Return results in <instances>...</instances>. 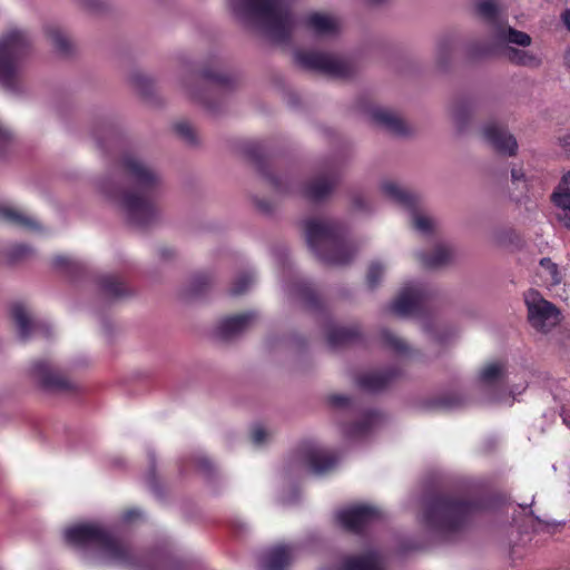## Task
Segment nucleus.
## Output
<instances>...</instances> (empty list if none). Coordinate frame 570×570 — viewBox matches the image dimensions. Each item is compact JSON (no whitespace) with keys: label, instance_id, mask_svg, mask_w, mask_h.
Returning a JSON list of instances; mask_svg holds the SVG:
<instances>
[{"label":"nucleus","instance_id":"6ab92c4d","mask_svg":"<svg viewBox=\"0 0 570 570\" xmlns=\"http://www.w3.org/2000/svg\"><path fill=\"white\" fill-rule=\"evenodd\" d=\"M256 316L257 315L254 312H246L243 314L225 317L218 323L216 327V335L224 341L232 340L233 337L243 333L252 324Z\"/></svg>","mask_w":570,"mask_h":570},{"label":"nucleus","instance_id":"37998d69","mask_svg":"<svg viewBox=\"0 0 570 570\" xmlns=\"http://www.w3.org/2000/svg\"><path fill=\"white\" fill-rule=\"evenodd\" d=\"M462 399L455 393L441 395L432 401V406L438 409H453L461 405Z\"/></svg>","mask_w":570,"mask_h":570},{"label":"nucleus","instance_id":"a19ab883","mask_svg":"<svg viewBox=\"0 0 570 570\" xmlns=\"http://www.w3.org/2000/svg\"><path fill=\"white\" fill-rule=\"evenodd\" d=\"M254 282V276L250 273H242L236 277L232 287L229 288V294L232 296H238L244 294L249 286Z\"/></svg>","mask_w":570,"mask_h":570},{"label":"nucleus","instance_id":"2eb2a0df","mask_svg":"<svg viewBox=\"0 0 570 570\" xmlns=\"http://www.w3.org/2000/svg\"><path fill=\"white\" fill-rule=\"evenodd\" d=\"M483 137L501 155L514 156L518 151L515 138L508 132L504 126L495 122L487 124L483 128Z\"/></svg>","mask_w":570,"mask_h":570},{"label":"nucleus","instance_id":"ddd939ff","mask_svg":"<svg viewBox=\"0 0 570 570\" xmlns=\"http://www.w3.org/2000/svg\"><path fill=\"white\" fill-rule=\"evenodd\" d=\"M381 518V511L371 505H357L338 512L341 525L355 534H360L374 521Z\"/></svg>","mask_w":570,"mask_h":570},{"label":"nucleus","instance_id":"8fccbe9b","mask_svg":"<svg viewBox=\"0 0 570 570\" xmlns=\"http://www.w3.org/2000/svg\"><path fill=\"white\" fill-rule=\"evenodd\" d=\"M328 403L333 407L344 409L350 406L351 399L346 395L333 394L328 396Z\"/></svg>","mask_w":570,"mask_h":570},{"label":"nucleus","instance_id":"a211bd4d","mask_svg":"<svg viewBox=\"0 0 570 570\" xmlns=\"http://www.w3.org/2000/svg\"><path fill=\"white\" fill-rule=\"evenodd\" d=\"M400 375V368L392 366L383 371L362 374L357 377L356 383L364 391L380 392L386 389Z\"/></svg>","mask_w":570,"mask_h":570},{"label":"nucleus","instance_id":"4d7b16f0","mask_svg":"<svg viewBox=\"0 0 570 570\" xmlns=\"http://www.w3.org/2000/svg\"><path fill=\"white\" fill-rule=\"evenodd\" d=\"M562 148L570 154V132L560 138Z\"/></svg>","mask_w":570,"mask_h":570},{"label":"nucleus","instance_id":"c03bdc74","mask_svg":"<svg viewBox=\"0 0 570 570\" xmlns=\"http://www.w3.org/2000/svg\"><path fill=\"white\" fill-rule=\"evenodd\" d=\"M383 273H384V267L382 266L381 263L373 262L368 266V269L366 273V284L371 289L375 288L379 285V283L383 276Z\"/></svg>","mask_w":570,"mask_h":570},{"label":"nucleus","instance_id":"6e6552de","mask_svg":"<svg viewBox=\"0 0 570 570\" xmlns=\"http://www.w3.org/2000/svg\"><path fill=\"white\" fill-rule=\"evenodd\" d=\"M30 374L42 390L52 394H73L77 393L78 384L58 371L55 364L49 360L36 361Z\"/></svg>","mask_w":570,"mask_h":570},{"label":"nucleus","instance_id":"58836bf2","mask_svg":"<svg viewBox=\"0 0 570 570\" xmlns=\"http://www.w3.org/2000/svg\"><path fill=\"white\" fill-rule=\"evenodd\" d=\"M505 56L508 57V59L511 62L521 65V66H533V65L538 63V60L535 57L529 55L528 52H525L523 50L511 48V47H508L505 49Z\"/></svg>","mask_w":570,"mask_h":570},{"label":"nucleus","instance_id":"680f3d73","mask_svg":"<svg viewBox=\"0 0 570 570\" xmlns=\"http://www.w3.org/2000/svg\"><path fill=\"white\" fill-rule=\"evenodd\" d=\"M511 176H512L513 181H518V180L523 179L524 174L522 173L521 169H512Z\"/></svg>","mask_w":570,"mask_h":570},{"label":"nucleus","instance_id":"49530a36","mask_svg":"<svg viewBox=\"0 0 570 570\" xmlns=\"http://www.w3.org/2000/svg\"><path fill=\"white\" fill-rule=\"evenodd\" d=\"M471 115L470 107L468 105H459L454 109V118L460 130H462L469 120Z\"/></svg>","mask_w":570,"mask_h":570},{"label":"nucleus","instance_id":"79ce46f5","mask_svg":"<svg viewBox=\"0 0 570 570\" xmlns=\"http://www.w3.org/2000/svg\"><path fill=\"white\" fill-rule=\"evenodd\" d=\"M202 77L222 88H228L232 85V78L228 75L216 72L209 68L202 70Z\"/></svg>","mask_w":570,"mask_h":570},{"label":"nucleus","instance_id":"de8ad7c7","mask_svg":"<svg viewBox=\"0 0 570 570\" xmlns=\"http://www.w3.org/2000/svg\"><path fill=\"white\" fill-rule=\"evenodd\" d=\"M540 265L548 271L553 284H558L560 282L557 264H554L550 258L543 257L540 261Z\"/></svg>","mask_w":570,"mask_h":570},{"label":"nucleus","instance_id":"c85d7f7f","mask_svg":"<svg viewBox=\"0 0 570 570\" xmlns=\"http://www.w3.org/2000/svg\"><path fill=\"white\" fill-rule=\"evenodd\" d=\"M305 23L308 29L313 30L318 36L334 35L338 30L334 19L318 12L309 14Z\"/></svg>","mask_w":570,"mask_h":570},{"label":"nucleus","instance_id":"393cba45","mask_svg":"<svg viewBox=\"0 0 570 570\" xmlns=\"http://www.w3.org/2000/svg\"><path fill=\"white\" fill-rule=\"evenodd\" d=\"M372 118L377 125L384 127L386 130L394 135L404 136L407 134L405 122L394 112L387 109H374L372 111Z\"/></svg>","mask_w":570,"mask_h":570},{"label":"nucleus","instance_id":"473e14b6","mask_svg":"<svg viewBox=\"0 0 570 570\" xmlns=\"http://www.w3.org/2000/svg\"><path fill=\"white\" fill-rule=\"evenodd\" d=\"M294 291L309 309L316 311L322 308L321 298L312 284L305 281H299L295 283Z\"/></svg>","mask_w":570,"mask_h":570},{"label":"nucleus","instance_id":"5701e85b","mask_svg":"<svg viewBox=\"0 0 570 570\" xmlns=\"http://www.w3.org/2000/svg\"><path fill=\"white\" fill-rule=\"evenodd\" d=\"M551 198L553 204L561 209L560 220L570 229V171L562 177Z\"/></svg>","mask_w":570,"mask_h":570},{"label":"nucleus","instance_id":"a18cd8bd","mask_svg":"<svg viewBox=\"0 0 570 570\" xmlns=\"http://www.w3.org/2000/svg\"><path fill=\"white\" fill-rule=\"evenodd\" d=\"M175 132L188 144L196 142L195 130L187 121H179L174 126Z\"/></svg>","mask_w":570,"mask_h":570},{"label":"nucleus","instance_id":"5fc2aeb1","mask_svg":"<svg viewBox=\"0 0 570 570\" xmlns=\"http://www.w3.org/2000/svg\"><path fill=\"white\" fill-rule=\"evenodd\" d=\"M197 466L202 472L206 474H209L212 472V463L207 459H199L197 462Z\"/></svg>","mask_w":570,"mask_h":570},{"label":"nucleus","instance_id":"aec40b11","mask_svg":"<svg viewBox=\"0 0 570 570\" xmlns=\"http://www.w3.org/2000/svg\"><path fill=\"white\" fill-rule=\"evenodd\" d=\"M293 559L291 544H277L266 550L261 557L262 570H286Z\"/></svg>","mask_w":570,"mask_h":570},{"label":"nucleus","instance_id":"f8f14e48","mask_svg":"<svg viewBox=\"0 0 570 570\" xmlns=\"http://www.w3.org/2000/svg\"><path fill=\"white\" fill-rule=\"evenodd\" d=\"M382 190L392 200L396 202L397 204L402 205L403 207L413 213V226L415 229L424 234H429L432 232V220L428 217L416 214V209L419 207V199L416 195L400 188L396 184L391 181L384 183L382 185Z\"/></svg>","mask_w":570,"mask_h":570},{"label":"nucleus","instance_id":"39448f33","mask_svg":"<svg viewBox=\"0 0 570 570\" xmlns=\"http://www.w3.org/2000/svg\"><path fill=\"white\" fill-rule=\"evenodd\" d=\"M30 49L31 39L24 30L11 29L0 37V85L12 95L26 91L22 67Z\"/></svg>","mask_w":570,"mask_h":570},{"label":"nucleus","instance_id":"6e6d98bb","mask_svg":"<svg viewBox=\"0 0 570 570\" xmlns=\"http://www.w3.org/2000/svg\"><path fill=\"white\" fill-rule=\"evenodd\" d=\"M10 139H11V134L7 129L0 127V147L4 146L7 142H9Z\"/></svg>","mask_w":570,"mask_h":570},{"label":"nucleus","instance_id":"dca6fc26","mask_svg":"<svg viewBox=\"0 0 570 570\" xmlns=\"http://www.w3.org/2000/svg\"><path fill=\"white\" fill-rule=\"evenodd\" d=\"M337 183L336 171L328 169L305 184L303 196L311 202H321L331 195Z\"/></svg>","mask_w":570,"mask_h":570},{"label":"nucleus","instance_id":"ea45409f","mask_svg":"<svg viewBox=\"0 0 570 570\" xmlns=\"http://www.w3.org/2000/svg\"><path fill=\"white\" fill-rule=\"evenodd\" d=\"M209 285L210 277L207 274H196L191 279L188 296L196 297L203 295Z\"/></svg>","mask_w":570,"mask_h":570},{"label":"nucleus","instance_id":"c756f323","mask_svg":"<svg viewBox=\"0 0 570 570\" xmlns=\"http://www.w3.org/2000/svg\"><path fill=\"white\" fill-rule=\"evenodd\" d=\"M505 377L507 364L504 362L488 363L479 373V380L484 385L503 383Z\"/></svg>","mask_w":570,"mask_h":570},{"label":"nucleus","instance_id":"bf43d9fd","mask_svg":"<svg viewBox=\"0 0 570 570\" xmlns=\"http://www.w3.org/2000/svg\"><path fill=\"white\" fill-rule=\"evenodd\" d=\"M561 20H562L563 24L566 26V28L570 31V10L569 9H566L561 13Z\"/></svg>","mask_w":570,"mask_h":570},{"label":"nucleus","instance_id":"864d4df0","mask_svg":"<svg viewBox=\"0 0 570 570\" xmlns=\"http://www.w3.org/2000/svg\"><path fill=\"white\" fill-rule=\"evenodd\" d=\"M141 512L139 509H130L122 513L121 521L125 523L131 522L134 519L140 518Z\"/></svg>","mask_w":570,"mask_h":570},{"label":"nucleus","instance_id":"f03ea898","mask_svg":"<svg viewBox=\"0 0 570 570\" xmlns=\"http://www.w3.org/2000/svg\"><path fill=\"white\" fill-rule=\"evenodd\" d=\"M63 538L90 564L106 561L134 567L136 563L131 548L120 542L110 528L100 523H82L68 528Z\"/></svg>","mask_w":570,"mask_h":570},{"label":"nucleus","instance_id":"603ef678","mask_svg":"<svg viewBox=\"0 0 570 570\" xmlns=\"http://www.w3.org/2000/svg\"><path fill=\"white\" fill-rule=\"evenodd\" d=\"M128 81L138 94L142 92V77L139 71L129 75Z\"/></svg>","mask_w":570,"mask_h":570},{"label":"nucleus","instance_id":"69168bd1","mask_svg":"<svg viewBox=\"0 0 570 570\" xmlns=\"http://www.w3.org/2000/svg\"><path fill=\"white\" fill-rule=\"evenodd\" d=\"M144 88H145V105L147 104V100H148V81L147 79L145 78V85H144Z\"/></svg>","mask_w":570,"mask_h":570},{"label":"nucleus","instance_id":"b1692460","mask_svg":"<svg viewBox=\"0 0 570 570\" xmlns=\"http://www.w3.org/2000/svg\"><path fill=\"white\" fill-rule=\"evenodd\" d=\"M382 421V415L377 411H367L357 422L343 428L345 436L351 439L363 438L367 435Z\"/></svg>","mask_w":570,"mask_h":570},{"label":"nucleus","instance_id":"423d86ee","mask_svg":"<svg viewBox=\"0 0 570 570\" xmlns=\"http://www.w3.org/2000/svg\"><path fill=\"white\" fill-rule=\"evenodd\" d=\"M294 0H245L248 12L259 18L269 35L277 42H286L291 38L293 16L291 6Z\"/></svg>","mask_w":570,"mask_h":570},{"label":"nucleus","instance_id":"4468645a","mask_svg":"<svg viewBox=\"0 0 570 570\" xmlns=\"http://www.w3.org/2000/svg\"><path fill=\"white\" fill-rule=\"evenodd\" d=\"M298 456L308 465L312 472L320 474L334 468L338 461L333 451L317 448L312 442L301 444L297 450Z\"/></svg>","mask_w":570,"mask_h":570},{"label":"nucleus","instance_id":"cd10ccee","mask_svg":"<svg viewBox=\"0 0 570 570\" xmlns=\"http://www.w3.org/2000/svg\"><path fill=\"white\" fill-rule=\"evenodd\" d=\"M147 468V473H145V482L148 483V487L156 499L163 500L165 497V485L159 476L156 474V458L154 453H148L147 458H145V469Z\"/></svg>","mask_w":570,"mask_h":570},{"label":"nucleus","instance_id":"20e7f679","mask_svg":"<svg viewBox=\"0 0 570 570\" xmlns=\"http://www.w3.org/2000/svg\"><path fill=\"white\" fill-rule=\"evenodd\" d=\"M304 229L308 247L323 263L342 266L352 261L355 248L347 242L340 223L311 218L305 220Z\"/></svg>","mask_w":570,"mask_h":570},{"label":"nucleus","instance_id":"bb28decb","mask_svg":"<svg viewBox=\"0 0 570 570\" xmlns=\"http://www.w3.org/2000/svg\"><path fill=\"white\" fill-rule=\"evenodd\" d=\"M174 559L167 546L155 551H145V570H171Z\"/></svg>","mask_w":570,"mask_h":570},{"label":"nucleus","instance_id":"f3484780","mask_svg":"<svg viewBox=\"0 0 570 570\" xmlns=\"http://www.w3.org/2000/svg\"><path fill=\"white\" fill-rule=\"evenodd\" d=\"M245 155L275 190L279 193L288 191L287 188H283L281 178L269 171L264 154V146L259 141L248 142L245 146Z\"/></svg>","mask_w":570,"mask_h":570},{"label":"nucleus","instance_id":"f257e3e1","mask_svg":"<svg viewBox=\"0 0 570 570\" xmlns=\"http://www.w3.org/2000/svg\"><path fill=\"white\" fill-rule=\"evenodd\" d=\"M498 504L493 495L466 498L454 493H436L428 497L423 505V522L431 530L454 533L462 530L470 519Z\"/></svg>","mask_w":570,"mask_h":570},{"label":"nucleus","instance_id":"052dcab7","mask_svg":"<svg viewBox=\"0 0 570 570\" xmlns=\"http://www.w3.org/2000/svg\"><path fill=\"white\" fill-rule=\"evenodd\" d=\"M257 207L264 213H269L272 210V205L265 200H258Z\"/></svg>","mask_w":570,"mask_h":570},{"label":"nucleus","instance_id":"e2e57ef3","mask_svg":"<svg viewBox=\"0 0 570 570\" xmlns=\"http://www.w3.org/2000/svg\"><path fill=\"white\" fill-rule=\"evenodd\" d=\"M159 254L163 258L168 259L174 255V250L169 247H164L160 249Z\"/></svg>","mask_w":570,"mask_h":570},{"label":"nucleus","instance_id":"338daca9","mask_svg":"<svg viewBox=\"0 0 570 570\" xmlns=\"http://www.w3.org/2000/svg\"><path fill=\"white\" fill-rule=\"evenodd\" d=\"M567 59H568V63L570 65V53L568 55Z\"/></svg>","mask_w":570,"mask_h":570},{"label":"nucleus","instance_id":"c9c22d12","mask_svg":"<svg viewBox=\"0 0 570 570\" xmlns=\"http://www.w3.org/2000/svg\"><path fill=\"white\" fill-rule=\"evenodd\" d=\"M476 12L497 29L501 26L499 8L494 0H480L476 4Z\"/></svg>","mask_w":570,"mask_h":570},{"label":"nucleus","instance_id":"13d9d810","mask_svg":"<svg viewBox=\"0 0 570 570\" xmlns=\"http://www.w3.org/2000/svg\"><path fill=\"white\" fill-rule=\"evenodd\" d=\"M56 266H66L70 264V259L67 256H57L53 259Z\"/></svg>","mask_w":570,"mask_h":570},{"label":"nucleus","instance_id":"412c9836","mask_svg":"<svg viewBox=\"0 0 570 570\" xmlns=\"http://www.w3.org/2000/svg\"><path fill=\"white\" fill-rule=\"evenodd\" d=\"M159 190L160 180L158 175L151 168L145 166V228L158 214L155 196Z\"/></svg>","mask_w":570,"mask_h":570},{"label":"nucleus","instance_id":"0eeeda50","mask_svg":"<svg viewBox=\"0 0 570 570\" xmlns=\"http://www.w3.org/2000/svg\"><path fill=\"white\" fill-rule=\"evenodd\" d=\"M297 65L307 70L318 71L333 78L345 79L354 73L353 65L328 53L297 50L294 55Z\"/></svg>","mask_w":570,"mask_h":570},{"label":"nucleus","instance_id":"e433bc0d","mask_svg":"<svg viewBox=\"0 0 570 570\" xmlns=\"http://www.w3.org/2000/svg\"><path fill=\"white\" fill-rule=\"evenodd\" d=\"M46 32L48 39L57 51H59L61 55H69L71 52L72 45L67 35L61 29L58 27H48Z\"/></svg>","mask_w":570,"mask_h":570},{"label":"nucleus","instance_id":"4c0bfd02","mask_svg":"<svg viewBox=\"0 0 570 570\" xmlns=\"http://www.w3.org/2000/svg\"><path fill=\"white\" fill-rule=\"evenodd\" d=\"M381 338L384 346L396 354L405 355L410 351L407 344L390 330H382Z\"/></svg>","mask_w":570,"mask_h":570},{"label":"nucleus","instance_id":"f704fd0d","mask_svg":"<svg viewBox=\"0 0 570 570\" xmlns=\"http://www.w3.org/2000/svg\"><path fill=\"white\" fill-rule=\"evenodd\" d=\"M99 284L105 294L115 298L126 297L130 294L128 287L114 276H104Z\"/></svg>","mask_w":570,"mask_h":570},{"label":"nucleus","instance_id":"4be33fe9","mask_svg":"<svg viewBox=\"0 0 570 570\" xmlns=\"http://www.w3.org/2000/svg\"><path fill=\"white\" fill-rule=\"evenodd\" d=\"M384 560L380 552L371 550L358 557H347L337 570H383Z\"/></svg>","mask_w":570,"mask_h":570},{"label":"nucleus","instance_id":"7c9ffc66","mask_svg":"<svg viewBox=\"0 0 570 570\" xmlns=\"http://www.w3.org/2000/svg\"><path fill=\"white\" fill-rule=\"evenodd\" d=\"M417 258L425 268H438L451 259V250L445 246H438L432 253H419Z\"/></svg>","mask_w":570,"mask_h":570},{"label":"nucleus","instance_id":"a878e982","mask_svg":"<svg viewBox=\"0 0 570 570\" xmlns=\"http://www.w3.org/2000/svg\"><path fill=\"white\" fill-rule=\"evenodd\" d=\"M361 337V332L357 326L341 327L333 326L327 331L326 340L331 347H341L357 342Z\"/></svg>","mask_w":570,"mask_h":570},{"label":"nucleus","instance_id":"7ed1b4c3","mask_svg":"<svg viewBox=\"0 0 570 570\" xmlns=\"http://www.w3.org/2000/svg\"><path fill=\"white\" fill-rule=\"evenodd\" d=\"M121 187L116 189L111 181H101V191L115 202L122 212L126 223L134 228L142 227V163L126 153L120 161Z\"/></svg>","mask_w":570,"mask_h":570},{"label":"nucleus","instance_id":"1a4fd4ad","mask_svg":"<svg viewBox=\"0 0 570 570\" xmlns=\"http://www.w3.org/2000/svg\"><path fill=\"white\" fill-rule=\"evenodd\" d=\"M525 304L528 307L529 322L538 331L547 333L551 327L558 324V308L552 303L544 299L539 292L529 291L525 295Z\"/></svg>","mask_w":570,"mask_h":570},{"label":"nucleus","instance_id":"0e129e2a","mask_svg":"<svg viewBox=\"0 0 570 570\" xmlns=\"http://www.w3.org/2000/svg\"><path fill=\"white\" fill-rule=\"evenodd\" d=\"M354 206L357 209H364L365 208V202L362 197L357 196L354 198Z\"/></svg>","mask_w":570,"mask_h":570},{"label":"nucleus","instance_id":"2f4dec72","mask_svg":"<svg viewBox=\"0 0 570 570\" xmlns=\"http://www.w3.org/2000/svg\"><path fill=\"white\" fill-rule=\"evenodd\" d=\"M0 219H2L3 222H6L12 226H17V227L26 228V229H37L39 227L38 223L33 218L28 217V216L23 215L22 213L16 210V209H12V208L1 207L0 208Z\"/></svg>","mask_w":570,"mask_h":570},{"label":"nucleus","instance_id":"9b49d317","mask_svg":"<svg viewBox=\"0 0 570 570\" xmlns=\"http://www.w3.org/2000/svg\"><path fill=\"white\" fill-rule=\"evenodd\" d=\"M11 317L17 327L18 337L22 342L36 336L49 338L52 334L50 324L45 321L35 320L29 309L21 303L12 305Z\"/></svg>","mask_w":570,"mask_h":570},{"label":"nucleus","instance_id":"3c124183","mask_svg":"<svg viewBox=\"0 0 570 570\" xmlns=\"http://www.w3.org/2000/svg\"><path fill=\"white\" fill-rule=\"evenodd\" d=\"M267 433L263 426H255L252 431V442L256 445L262 444L266 440Z\"/></svg>","mask_w":570,"mask_h":570},{"label":"nucleus","instance_id":"72a5a7b5","mask_svg":"<svg viewBox=\"0 0 570 570\" xmlns=\"http://www.w3.org/2000/svg\"><path fill=\"white\" fill-rule=\"evenodd\" d=\"M497 38L500 41H508L522 47L531 43V37L528 33L502 24L497 30Z\"/></svg>","mask_w":570,"mask_h":570},{"label":"nucleus","instance_id":"09e8293b","mask_svg":"<svg viewBox=\"0 0 570 570\" xmlns=\"http://www.w3.org/2000/svg\"><path fill=\"white\" fill-rule=\"evenodd\" d=\"M32 249L30 246L26 244H18L10 249L9 256L11 261H18L30 255Z\"/></svg>","mask_w":570,"mask_h":570},{"label":"nucleus","instance_id":"9d476101","mask_svg":"<svg viewBox=\"0 0 570 570\" xmlns=\"http://www.w3.org/2000/svg\"><path fill=\"white\" fill-rule=\"evenodd\" d=\"M430 294L422 284L403 287L390 306L392 313L400 316L417 315L428 306Z\"/></svg>","mask_w":570,"mask_h":570}]
</instances>
